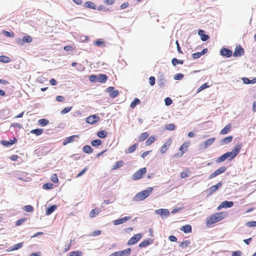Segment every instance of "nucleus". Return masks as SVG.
<instances>
[{"label":"nucleus","instance_id":"obj_47","mask_svg":"<svg viewBox=\"0 0 256 256\" xmlns=\"http://www.w3.org/2000/svg\"><path fill=\"white\" fill-rule=\"evenodd\" d=\"M165 128L168 130H173L175 129L176 126L173 124H169L166 126Z\"/></svg>","mask_w":256,"mask_h":256},{"label":"nucleus","instance_id":"obj_2","mask_svg":"<svg viewBox=\"0 0 256 256\" xmlns=\"http://www.w3.org/2000/svg\"><path fill=\"white\" fill-rule=\"evenodd\" d=\"M226 214L222 212H217L210 216L207 220L206 225L209 226L224 219Z\"/></svg>","mask_w":256,"mask_h":256},{"label":"nucleus","instance_id":"obj_30","mask_svg":"<svg viewBox=\"0 0 256 256\" xmlns=\"http://www.w3.org/2000/svg\"><path fill=\"white\" fill-rule=\"evenodd\" d=\"M82 150L85 153L90 154L92 152L93 149L92 148V147L90 146L86 145V146H84L82 148Z\"/></svg>","mask_w":256,"mask_h":256},{"label":"nucleus","instance_id":"obj_7","mask_svg":"<svg viewBox=\"0 0 256 256\" xmlns=\"http://www.w3.org/2000/svg\"><path fill=\"white\" fill-rule=\"evenodd\" d=\"M226 170V166H222L220 167L218 169L216 170L214 172L212 173L210 175L208 178L211 179L214 177H216V176L224 173L225 172Z\"/></svg>","mask_w":256,"mask_h":256},{"label":"nucleus","instance_id":"obj_22","mask_svg":"<svg viewBox=\"0 0 256 256\" xmlns=\"http://www.w3.org/2000/svg\"><path fill=\"white\" fill-rule=\"evenodd\" d=\"M198 34L200 36V38L202 41H206L209 38L208 35L204 34V30H199L198 31Z\"/></svg>","mask_w":256,"mask_h":256},{"label":"nucleus","instance_id":"obj_36","mask_svg":"<svg viewBox=\"0 0 256 256\" xmlns=\"http://www.w3.org/2000/svg\"><path fill=\"white\" fill-rule=\"evenodd\" d=\"M2 33L6 36L10 38L14 37V33L12 30L10 32H8L5 30H3Z\"/></svg>","mask_w":256,"mask_h":256},{"label":"nucleus","instance_id":"obj_23","mask_svg":"<svg viewBox=\"0 0 256 256\" xmlns=\"http://www.w3.org/2000/svg\"><path fill=\"white\" fill-rule=\"evenodd\" d=\"M108 79V76L105 74H100L98 76V82H105Z\"/></svg>","mask_w":256,"mask_h":256},{"label":"nucleus","instance_id":"obj_14","mask_svg":"<svg viewBox=\"0 0 256 256\" xmlns=\"http://www.w3.org/2000/svg\"><path fill=\"white\" fill-rule=\"evenodd\" d=\"M214 138H209L200 144V148L204 150L206 149L210 146L214 142Z\"/></svg>","mask_w":256,"mask_h":256},{"label":"nucleus","instance_id":"obj_62","mask_svg":"<svg viewBox=\"0 0 256 256\" xmlns=\"http://www.w3.org/2000/svg\"><path fill=\"white\" fill-rule=\"evenodd\" d=\"M96 209L92 210L90 214V218H94L96 216Z\"/></svg>","mask_w":256,"mask_h":256},{"label":"nucleus","instance_id":"obj_6","mask_svg":"<svg viewBox=\"0 0 256 256\" xmlns=\"http://www.w3.org/2000/svg\"><path fill=\"white\" fill-rule=\"evenodd\" d=\"M142 234L141 233L137 234L132 236L128 241V245H132L136 243L142 237Z\"/></svg>","mask_w":256,"mask_h":256},{"label":"nucleus","instance_id":"obj_5","mask_svg":"<svg viewBox=\"0 0 256 256\" xmlns=\"http://www.w3.org/2000/svg\"><path fill=\"white\" fill-rule=\"evenodd\" d=\"M131 252L130 248H126L122 251H118L112 253L109 256H128Z\"/></svg>","mask_w":256,"mask_h":256},{"label":"nucleus","instance_id":"obj_59","mask_svg":"<svg viewBox=\"0 0 256 256\" xmlns=\"http://www.w3.org/2000/svg\"><path fill=\"white\" fill-rule=\"evenodd\" d=\"M246 225L248 227H255V226H256V221L248 222L246 224Z\"/></svg>","mask_w":256,"mask_h":256},{"label":"nucleus","instance_id":"obj_49","mask_svg":"<svg viewBox=\"0 0 256 256\" xmlns=\"http://www.w3.org/2000/svg\"><path fill=\"white\" fill-rule=\"evenodd\" d=\"M120 94V92L118 90H113L110 93L109 95L110 97L114 98Z\"/></svg>","mask_w":256,"mask_h":256},{"label":"nucleus","instance_id":"obj_17","mask_svg":"<svg viewBox=\"0 0 256 256\" xmlns=\"http://www.w3.org/2000/svg\"><path fill=\"white\" fill-rule=\"evenodd\" d=\"M130 218L131 217L129 216L123 217L121 218H119L115 220H114L113 223L114 225H119L125 222L127 220H130Z\"/></svg>","mask_w":256,"mask_h":256},{"label":"nucleus","instance_id":"obj_38","mask_svg":"<svg viewBox=\"0 0 256 256\" xmlns=\"http://www.w3.org/2000/svg\"><path fill=\"white\" fill-rule=\"evenodd\" d=\"M0 62L3 63H8L10 62V58L5 56H0Z\"/></svg>","mask_w":256,"mask_h":256},{"label":"nucleus","instance_id":"obj_10","mask_svg":"<svg viewBox=\"0 0 256 256\" xmlns=\"http://www.w3.org/2000/svg\"><path fill=\"white\" fill-rule=\"evenodd\" d=\"M222 182H219L216 184V185L212 186H210L209 188L207 190V192H208V194L211 195L216 191L220 188L222 186Z\"/></svg>","mask_w":256,"mask_h":256},{"label":"nucleus","instance_id":"obj_20","mask_svg":"<svg viewBox=\"0 0 256 256\" xmlns=\"http://www.w3.org/2000/svg\"><path fill=\"white\" fill-rule=\"evenodd\" d=\"M171 142H172V140H171V139H170L162 145V146L160 149V152L162 154H164L166 152V151L168 149L169 146H170Z\"/></svg>","mask_w":256,"mask_h":256},{"label":"nucleus","instance_id":"obj_61","mask_svg":"<svg viewBox=\"0 0 256 256\" xmlns=\"http://www.w3.org/2000/svg\"><path fill=\"white\" fill-rule=\"evenodd\" d=\"M88 170V168H84L80 172L78 175L76 176V178H79L82 176Z\"/></svg>","mask_w":256,"mask_h":256},{"label":"nucleus","instance_id":"obj_52","mask_svg":"<svg viewBox=\"0 0 256 256\" xmlns=\"http://www.w3.org/2000/svg\"><path fill=\"white\" fill-rule=\"evenodd\" d=\"M24 209L28 212H32L34 211V208L30 205L25 206Z\"/></svg>","mask_w":256,"mask_h":256},{"label":"nucleus","instance_id":"obj_27","mask_svg":"<svg viewBox=\"0 0 256 256\" xmlns=\"http://www.w3.org/2000/svg\"><path fill=\"white\" fill-rule=\"evenodd\" d=\"M232 126L230 124H227L220 132L221 134H228Z\"/></svg>","mask_w":256,"mask_h":256},{"label":"nucleus","instance_id":"obj_4","mask_svg":"<svg viewBox=\"0 0 256 256\" xmlns=\"http://www.w3.org/2000/svg\"><path fill=\"white\" fill-rule=\"evenodd\" d=\"M154 213L160 215L162 218H166L169 216L170 212L168 209L160 208L155 210Z\"/></svg>","mask_w":256,"mask_h":256},{"label":"nucleus","instance_id":"obj_24","mask_svg":"<svg viewBox=\"0 0 256 256\" xmlns=\"http://www.w3.org/2000/svg\"><path fill=\"white\" fill-rule=\"evenodd\" d=\"M232 140V136H228V137H226L223 139H222L220 142V144L221 145H224L227 144H228Z\"/></svg>","mask_w":256,"mask_h":256},{"label":"nucleus","instance_id":"obj_51","mask_svg":"<svg viewBox=\"0 0 256 256\" xmlns=\"http://www.w3.org/2000/svg\"><path fill=\"white\" fill-rule=\"evenodd\" d=\"M89 80L92 82H98V76L96 75H90L89 76Z\"/></svg>","mask_w":256,"mask_h":256},{"label":"nucleus","instance_id":"obj_8","mask_svg":"<svg viewBox=\"0 0 256 256\" xmlns=\"http://www.w3.org/2000/svg\"><path fill=\"white\" fill-rule=\"evenodd\" d=\"M100 118L96 115H92L86 118V121L87 123L94 124L100 120Z\"/></svg>","mask_w":256,"mask_h":256},{"label":"nucleus","instance_id":"obj_29","mask_svg":"<svg viewBox=\"0 0 256 256\" xmlns=\"http://www.w3.org/2000/svg\"><path fill=\"white\" fill-rule=\"evenodd\" d=\"M242 80L244 84H252L256 82V78L250 80L247 78H243Z\"/></svg>","mask_w":256,"mask_h":256},{"label":"nucleus","instance_id":"obj_1","mask_svg":"<svg viewBox=\"0 0 256 256\" xmlns=\"http://www.w3.org/2000/svg\"><path fill=\"white\" fill-rule=\"evenodd\" d=\"M152 188L148 187L146 190L138 192L133 198V201L137 202L144 200L152 194Z\"/></svg>","mask_w":256,"mask_h":256},{"label":"nucleus","instance_id":"obj_54","mask_svg":"<svg viewBox=\"0 0 256 256\" xmlns=\"http://www.w3.org/2000/svg\"><path fill=\"white\" fill-rule=\"evenodd\" d=\"M22 245H23L22 242H20V243L16 244L13 246V247L12 248V250H17L21 248L22 246Z\"/></svg>","mask_w":256,"mask_h":256},{"label":"nucleus","instance_id":"obj_48","mask_svg":"<svg viewBox=\"0 0 256 256\" xmlns=\"http://www.w3.org/2000/svg\"><path fill=\"white\" fill-rule=\"evenodd\" d=\"M184 77V75L181 73H178L174 76V79L175 80H181Z\"/></svg>","mask_w":256,"mask_h":256},{"label":"nucleus","instance_id":"obj_58","mask_svg":"<svg viewBox=\"0 0 256 256\" xmlns=\"http://www.w3.org/2000/svg\"><path fill=\"white\" fill-rule=\"evenodd\" d=\"M1 144L4 146H7V147H8L12 145V142H10V140L9 141H6V140H2L1 141Z\"/></svg>","mask_w":256,"mask_h":256},{"label":"nucleus","instance_id":"obj_41","mask_svg":"<svg viewBox=\"0 0 256 256\" xmlns=\"http://www.w3.org/2000/svg\"><path fill=\"white\" fill-rule=\"evenodd\" d=\"M155 140V137L154 136H150L146 142V146H150Z\"/></svg>","mask_w":256,"mask_h":256},{"label":"nucleus","instance_id":"obj_9","mask_svg":"<svg viewBox=\"0 0 256 256\" xmlns=\"http://www.w3.org/2000/svg\"><path fill=\"white\" fill-rule=\"evenodd\" d=\"M234 206V202L231 201L225 200L222 202L217 208L218 210H220L222 208H230Z\"/></svg>","mask_w":256,"mask_h":256},{"label":"nucleus","instance_id":"obj_12","mask_svg":"<svg viewBox=\"0 0 256 256\" xmlns=\"http://www.w3.org/2000/svg\"><path fill=\"white\" fill-rule=\"evenodd\" d=\"M244 53V50L240 46H236L233 56L234 57H240L242 56Z\"/></svg>","mask_w":256,"mask_h":256},{"label":"nucleus","instance_id":"obj_55","mask_svg":"<svg viewBox=\"0 0 256 256\" xmlns=\"http://www.w3.org/2000/svg\"><path fill=\"white\" fill-rule=\"evenodd\" d=\"M210 86H208L207 83H205L202 85L198 90V92H200V91L206 89V88H208Z\"/></svg>","mask_w":256,"mask_h":256},{"label":"nucleus","instance_id":"obj_26","mask_svg":"<svg viewBox=\"0 0 256 256\" xmlns=\"http://www.w3.org/2000/svg\"><path fill=\"white\" fill-rule=\"evenodd\" d=\"M57 208L56 205H52L50 206L47 208L46 214L47 216L50 215L52 214Z\"/></svg>","mask_w":256,"mask_h":256},{"label":"nucleus","instance_id":"obj_64","mask_svg":"<svg viewBox=\"0 0 256 256\" xmlns=\"http://www.w3.org/2000/svg\"><path fill=\"white\" fill-rule=\"evenodd\" d=\"M242 252L240 250L234 251L232 254V256H241Z\"/></svg>","mask_w":256,"mask_h":256},{"label":"nucleus","instance_id":"obj_32","mask_svg":"<svg viewBox=\"0 0 256 256\" xmlns=\"http://www.w3.org/2000/svg\"><path fill=\"white\" fill-rule=\"evenodd\" d=\"M190 144V141H186L180 147V151H184V149L185 148L186 150H188V148Z\"/></svg>","mask_w":256,"mask_h":256},{"label":"nucleus","instance_id":"obj_34","mask_svg":"<svg viewBox=\"0 0 256 256\" xmlns=\"http://www.w3.org/2000/svg\"><path fill=\"white\" fill-rule=\"evenodd\" d=\"M43 132V130L40 128H36L30 131V133L32 134H35L36 136L40 135Z\"/></svg>","mask_w":256,"mask_h":256},{"label":"nucleus","instance_id":"obj_45","mask_svg":"<svg viewBox=\"0 0 256 256\" xmlns=\"http://www.w3.org/2000/svg\"><path fill=\"white\" fill-rule=\"evenodd\" d=\"M38 122L40 125L44 126H46L48 123V120L45 118H42L39 120Z\"/></svg>","mask_w":256,"mask_h":256},{"label":"nucleus","instance_id":"obj_43","mask_svg":"<svg viewBox=\"0 0 256 256\" xmlns=\"http://www.w3.org/2000/svg\"><path fill=\"white\" fill-rule=\"evenodd\" d=\"M102 140L99 139L94 140L92 141L91 144L93 146H97L101 144Z\"/></svg>","mask_w":256,"mask_h":256},{"label":"nucleus","instance_id":"obj_15","mask_svg":"<svg viewBox=\"0 0 256 256\" xmlns=\"http://www.w3.org/2000/svg\"><path fill=\"white\" fill-rule=\"evenodd\" d=\"M220 52L222 56L226 58H230L232 54V51L231 50L226 48H222L220 51Z\"/></svg>","mask_w":256,"mask_h":256},{"label":"nucleus","instance_id":"obj_16","mask_svg":"<svg viewBox=\"0 0 256 256\" xmlns=\"http://www.w3.org/2000/svg\"><path fill=\"white\" fill-rule=\"evenodd\" d=\"M226 158H228V160H231L232 158H231V156L230 155V154L228 152H227L224 154H222V156L218 157L216 160V162L217 163L221 162L224 161Z\"/></svg>","mask_w":256,"mask_h":256},{"label":"nucleus","instance_id":"obj_21","mask_svg":"<svg viewBox=\"0 0 256 256\" xmlns=\"http://www.w3.org/2000/svg\"><path fill=\"white\" fill-rule=\"evenodd\" d=\"M152 240L150 238L145 240L139 244L140 248H145L152 243Z\"/></svg>","mask_w":256,"mask_h":256},{"label":"nucleus","instance_id":"obj_33","mask_svg":"<svg viewBox=\"0 0 256 256\" xmlns=\"http://www.w3.org/2000/svg\"><path fill=\"white\" fill-rule=\"evenodd\" d=\"M140 100L138 98H134V100L131 102L130 106L132 108H134L137 104L140 103Z\"/></svg>","mask_w":256,"mask_h":256},{"label":"nucleus","instance_id":"obj_44","mask_svg":"<svg viewBox=\"0 0 256 256\" xmlns=\"http://www.w3.org/2000/svg\"><path fill=\"white\" fill-rule=\"evenodd\" d=\"M70 256H82V252L81 251L77 250L72 252L70 253Z\"/></svg>","mask_w":256,"mask_h":256},{"label":"nucleus","instance_id":"obj_53","mask_svg":"<svg viewBox=\"0 0 256 256\" xmlns=\"http://www.w3.org/2000/svg\"><path fill=\"white\" fill-rule=\"evenodd\" d=\"M164 102L166 106H169L172 103V100L170 98L167 97L164 99Z\"/></svg>","mask_w":256,"mask_h":256},{"label":"nucleus","instance_id":"obj_19","mask_svg":"<svg viewBox=\"0 0 256 256\" xmlns=\"http://www.w3.org/2000/svg\"><path fill=\"white\" fill-rule=\"evenodd\" d=\"M166 82L164 75L161 74L158 77L157 83L160 88L164 87Z\"/></svg>","mask_w":256,"mask_h":256},{"label":"nucleus","instance_id":"obj_31","mask_svg":"<svg viewBox=\"0 0 256 256\" xmlns=\"http://www.w3.org/2000/svg\"><path fill=\"white\" fill-rule=\"evenodd\" d=\"M124 162L122 160L117 161L114 166V167L112 168V170H116L118 169V168H120V167L124 165Z\"/></svg>","mask_w":256,"mask_h":256},{"label":"nucleus","instance_id":"obj_56","mask_svg":"<svg viewBox=\"0 0 256 256\" xmlns=\"http://www.w3.org/2000/svg\"><path fill=\"white\" fill-rule=\"evenodd\" d=\"M26 218H23L18 220H17L16 222V225L17 226H19L23 224L26 221Z\"/></svg>","mask_w":256,"mask_h":256},{"label":"nucleus","instance_id":"obj_28","mask_svg":"<svg viewBox=\"0 0 256 256\" xmlns=\"http://www.w3.org/2000/svg\"><path fill=\"white\" fill-rule=\"evenodd\" d=\"M84 6L86 8H90L93 10H96V6L94 4L93 2H86L84 4Z\"/></svg>","mask_w":256,"mask_h":256},{"label":"nucleus","instance_id":"obj_39","mask_svg":"<svg viewBox=\"0 0 256 256\" xmlns=\"http://www.w3.org/2000/svg\"><path fill=\"white\" fill-rule=\"evenodd\" d=\"M137 146H138V144H133L132 146H130L128 149L126 153L127 154H130V153L133 152L136 150Z\"/></svg>","mask_w":256,"mask_h":256},{"label":"nucleus","instance_id":"obj_50","mask_svg":"<svg viewBox=\"0 0 256 256\" xmlns=\"http://www.w3.org/2000/svg\"><path fill=\"white\" fill-rule=\"evenodd\" d=\"M50 180L52 182H53L54 183H57L58 182V177L56 175V174H52L50 177Z\"/></svg>","mask_w":256,"mask_h":256},{"label":"nucleus","instance_id":"obj_46","mask_svg":"<svg viewBox=\"0 0 256 256\" xmlns=\"http://www.w3.org/2000/svg\"><path fill=\"white\" fill-rule=\"evenodd\" d=\"M54 184L52 183H46L43 184L42 188L44 190H49L52 188Z\"/></svg>","mask_w":256,"mask_h":256},{"label":"nucleus","instance_id":"obj_18","mask_svg":"<svg viewBox=\"0 0 256 256\" xmlns=\"http://www.w3.org/2000/svg\"><path fill=\"white\" fill-rule=\"evenodd\" d=\"M78 135H73L66 138L63 142V145L66 146L69 143H71L75 140L76 138H78Z\"/></svg>","mask_w":256,"mask_h":256},{"label":"nucleus","instance_id":"obj_40","mask_svg":"<svg viewBox=\"0 0 256 256\" xmlns=\"http://www.w3.org/2000/svg\"><path fill=\"white\" fill-rule=\"evenodd\" d=\"M148 136H149V134L148 132H142L139 137V141L141 142V141H143V140H145L146 139L148 138Z\"/></svg>","mask_w":256,"mask_h":256},{"label":"nucleus","instance_id":"obj_37","mask_svg":"<svg viewBox=\"0 0 256 256\" xmlns=\"http://www.w3.org/2000/svg\"><path fill=\"white\" fill-rule=\"evenodd\" d=\"M190 244V240H187L183 241L182 242H180L179 244V246L180 248H184L188 246Z\"/></svg>","mask_w":256,"mask_h":256},{"label":"nucleus","instance_id":"obj_35","mask_svg":"<svg viewBox=\"0 0 256 256\" xmlns=\"http://www.w3.org/2000/svg\"><path fill=\"white\" fill-rule=\"evenodd\" d=\"M97 136L100 138H104L107 136V132L104 130H100L97 133Z\"/></svg>","mask_w":256,"mask_h":256},{"label":"nucleus","instance_id":"obj_42","mask_svg":"<svg viewBox=\"0 0 256 256\" xmlns=\"http://www.w3.org/2000/svg\"><path fill=\"white\" fill-rule=\"evenodd\" d=\"M172 63L174 66H175L176 64H183L184 60H179L176 58H173L172 60Z\"/></svg>","mask_w":256,"mask_h":256},{"label":"nucleus","instance_id":"obj_63","mask_svg":"<svg viewBox=\"0 0 256 256\" xmlns=\"http://www.w3.org/2000/svg\"><path fill=\"white\" fill-rule=\"evenodd\" d=\"M201 54L200 52L194 53L192 54V56L194 58H198L201 56Z\"/></svg>","mask_w":256,"mask_h":256},{"label":"nucleus","instance_id":"obj_60","mask_svg":"<svg viewBox=\"0 0 256 256\" xmlns=\"http://www.w3.org/2000/svg\"><path fill=\"white\" fill-rule=\"evenodd\" d=\"M156 79L154 76H151L149 78V83L151 86H153L155 84Z\"/></svg>","mask_w":256,"mask_h":256},{"label":"nucleus","instance_id":"obj_25","mask_svg":"<svg viewBox=\"0 0 256 256\" xmlns=\"http://www.w3.org/2000/svg\"><path fill=\"white\" fill-rule=\"evenodd\" d=\"M192 226L189 224H186L181 227L180 230L184 233H188L192 232Z\"/></svg>","mask_w":256,"mask_h":256},{"label":"nucleus","instance_id":"obj_13","mask_svg":"<svg viewBox=\"0 0 256 256\" xmlns=\"http://www.w3.org/2000/svg\"><path fill=\"white\" fill-rule=\"evenodd\" d=\"M240 148L241 146L237 144L234 146V148L232 150V152H228L230 155L231 156V158L233 159L238 155Z\"/></svg>","mask_w":256,"mask_h":256},{"label":"nucleus","instance_id":"obj_3","mask_svg":"<svg viewBox=\"0 0 256 256\" xmlns=\"http://www.w3.org/2000/svg\"><path fill=\"white\" fill-rule=\"evenodd\" d=\"M146 168H144L138 170L136 172L133 174L132 178L133 180H138L141 178L142 176L146 174Z\"/></svg>","mask_w":256,"mask_h":256},{"label":"nucleus","instance_id":"obj_57","mask_svg":"<svg viewBox=\"0 0 256 256\" xmlns=\"http://www.w3.org/2000/svg\"><path fill=\"white\" fill-rule=\"evenodd\" d=\"M72 106H68V107L65 108L61 111L60 112L62 114H66L68 112L72 110Z\"/></svg>","mask_w":256,"mask_h":256},{"label":"nucleus","instance_id":"obj_11","mask_svg":"<svg viewBox=\"0 0 256 256\" xmlns=\"http://www.w3.org/2000/svg\"><path fill=\"white\" fill-rule=\"evenodd\" d=\"M32 40V38L30 36H24L22 39L18 38L17 42L20 45H24V43H28Z\"/></svg>","mask_w":256,"mask_h":256}]
</instances>
